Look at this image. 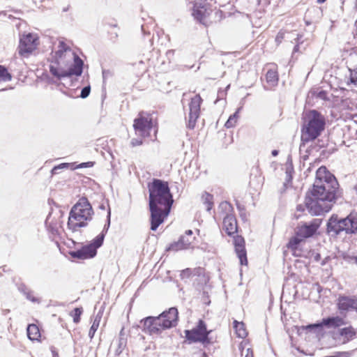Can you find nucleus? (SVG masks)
<instances>
[{"label":"nucleus","mask_w":357,"mask_h":357,"mask_svg":"<svg viewBox=\"0 0 357 357\" xmlns=\"http://www.w3.org/2000/svg\"><path fill=\"white\" fill-rule=\"evenodd\" d=\"M339 195V184L335 177L326 167H319L316 172L312 189L305 197L308 212L312 215L328 212Z\"/></svg>","instance_id":"1"},{"label":"nucleus","mask_w":357,"mask_h":357,"mask_svg":"<svg viewBox=\"0 0 357 357\" xmlns=\"http://www.w3.org/2000/svg\"><path fill=\"white\" fill-rule=\"evenodd\" d=\"M148 190L151 229L155 231L169 214L174 200L167 181L153 178Z\"/></svg>","instance_id":"2"},{"label":"nucleus","mask_w":357,"mask_h":357,"mask_svg":"<svg viewBox=\"0 0 357 357\" xmlns=\"http://www.w3.org/2000/svg\"><path fill=\"white\" fill-rule=\"evenodd\" d=\"M178 310L170 307L158 316H149L141 320L142 331L150 335H160L167 329L175 327L178 324Z\"/></svg>","instance_id":"3"},{"label":"nucleus","mask_w":357,"mask_h":357,"mask_svg":"<svg viewBox=\"0 0 357 357\" xmlns=\"http://www.w3.org/2000/svg\"><path fill=\"white\" fill-rule=\"evenodd\" d=\"M93 211L86 197H82L72 207L68 217V228L73 232H77L81 227H85L91 221Z\"/></svg>","instance_id":"4"},{"label":"nucleus","mask_w":357,"mask_h":357,"mask_svg":"<svg viewBox=\"0 0 357 357\" xmlns=\"http://www.w3.org/2000/svg\"><path fill=\"white\" fill-rule=\"evenodd\" d=\"M344 231L347 234L357 233V213H351L344 218H339L337 214H333L326 224V233L332 236Z\"/></svg>","instance_id":"5"},{"label":"nucleus","mask_w":357,"mask_h":357,"mask_svg":"<svg viewBox=\"0 0 357 357\" xmlns=\"http://www.w3.org/2000/svg\"><path fill=\"white\" fill-rule=\"evenodd\" d=\"M326 126L324 116L315 109L310 110L301 129V139L308 142L321 135Z\"/></svg>","instance_id":"6"},{"label":"nucleus","mask_w":357,"mask_h":357,"mask_svg":"<svg viewBox=\"0 0 357 357\" xmlns=\"http://www.w3.org/2000/svg\"><path fill=\"white\" fill-rule=\"evenodd\" d=\"M110 210L107 212V223L104 225L103 229L90 243L82 246L80 249L71 251L70 255L73 258L86 259L94 257L97 254V249L103 243L105 234L110 226Z\"/></svg>","instance_id":"7"},{"label":"nucleus","mask_w":357,"mask_h":357,"mask_svg":"<svg viewBox=\"0 0 357 357\" xmlns=\"http://www.w3.org/2000/svg\"><path fill=\"white\" fill-rule=\"evenodd\" d=\"M70 57L73 59L74 63L68 70L61 66L56 67L54 64H50V71L52 75L58 79L70 77L73 75L80 76L83 71L84 61L75 52H72Z\"/></svg>","instance_id":"8"},{"label":"nucleus","mask_w":357,"mask_h":357,"mask_svg":"<svg viewBox=\"0 0 357 357\" xmlns=\"http://www.w3.org/2000/svg\"><path fill=\"white\" fill-rule=\"evenodd\" d=\"M133 127L136 135L142 138L147 137L153 128L152 119L149 115L145 116L144 113H139L134 121Z\"/></svg>","instance_id":"9"},{"label":"nucleus","mask_w":357,"mask_h":357,"mask_svg":"<svg viewBox=\"0 0 357 357\" xmlns=\"http://www.w3.org/2000/svg\"><path fill=\"white\" fill-rule=\"evenodd\" d=\"M186 338L192 342H200L202 343L208 342L209 331L206 329V324L204 321L199 320L197 326L192 330L185 331Z\"/></svg>","instance_id":"10"},{"label":"nucleus","mask_w":357,"mask_h":357,"mask_svg":"<svg viewBox=\"0 0 357 357\" xmlns=\"http://www.w3.org/2000/svg\"><path fill=\"white\" fill-rule=\"evenodd\" d=\"M202 99L199 95H196L191 98L189 103V114L187 119V127L193 129L196 125L197 119L200 114V107Z\"/></svg>","instance_id":"11"},{"label":"nucleus","mask_w":357,"mask_h":357,"mask_svg":"<svg viewBox=\"0 0 357 357\" xmlns=\"http://www.w3.org/2000/svg\"><path fill=\"white\" fill-rule=\"evenodd\" d=\"M38 45V37L33 33L22 36L20 40L18 52L21 56H27L31 53Z\"/></svg>","instance_id":"12"},{"label":"nucleus","mask_w":357,"mask_h":357,"mask_svg":"<svg viewBox=\"0 0 357 357\" xmlns=\"http://www.w3.org/2000/svg\"><path fill=\"white\" fill-rule=\"evenodd\" d=\"M357 331L351 326L340 328L334 333V339L340 344H345L352 340L356 335Z\"/></svg>","instance_id":"13"},{"label":"nucleus","mask_w":357,"mask_h":357,"mask_svg":"<svg viewBox=\"0 0 357 357\" xmlns=\"http://www.w3.org/2000/svg\"><path fill=\"white\" fill-rule=\"evenodd\" d=\"M337 306L341 314H344L351 310L357 312V297L340 296L337 298Z\"/></svg>","instance_id":"14"},{"label":"nucleus","mask_w":357,"mask_h":357,"mask_svg":"<svg viewBox=\"0 0 357 357\" xmlns=\"http://www.w3.org/2000/svg\"><path fill=\"white\" fill-rule=\"evenodd\" d=\"M321 224L320 219H314L310 224L305 223L298 226L296 230V234L303 239L312 236Z\"/></svg>","instance_id":"15"},{"label":"nucleus","mask_w":357,"mask_h":357,"mask_svg":"<svg viewBox=\"0 0 357 357\" xmlns=\"http://www.w3.org/2000/svg\"><path fill=\"white\" fill-rule=\"evenodd\" d=\"M193 10L192 15L195 19L199 21L200 23L204 24L205 26H208L209 24V21L208 20V17H209L211 12H208L206 8V4L202 1V4H198L195 6L193 4Z\"/></svg>","instance_id":"16"},{"label":"nucleus","mask_w":357,"mask_h":357,"mask_svg":"<svg viewBox=\"0 0 357 357\" xmlns=\"http://www.w3.org/2000/svg\"><path fill=\"white\" fill-rule=\"evenodd\" d=\"M346 324L344 318L340 316L328 317L322 319L320 324L308 326L309 328H319L325 326L328 328H338Z\"/></svg>","instance_id":"17"},{"label":"nucleus","mask_w":357,"mask_h":357,"mask_svg":"<svg viewBox=\"0 0 357 357\" xmlns=\"http://www.w3.org/2000/svg\"><path fill=\"white\" fill-rule=\"evenodd\" d=\"M234 244L236 253L240 260L241 265H247V253L245 248V241L242 236H237L234 238Z\"/></svg>","instance_id":"18"},{"label":"nucleus","mask_w":357,"mask_h":357,"mask_svg":"<svg viewBox=\"0 0 357 357\" xmlns=\"http://www.w3.org/2000/svg\"><path fill=\"white\" fill-rule=\"evenodd\" d=\"M58 50L55 52V55L54 56V63L56 64V67L61 66V61L63 57H64L67 54H70V56H72V50L70 47L67 45L65 42L62 40L59 41Z\"/></svg>","instance_id":"19"},{"label":"nucleus","mask_w":357,"mask_h":357,"mask_svg":"<svg viewBox=\"0 0 357 357\" xmlns=\"http://www.w3.org/2000/svg\"><path fill=\"white\" fill-rule=\"evenodd\" d=\"M223 225L226 233L231 236L237 231V222L236 218L231 214H227L224 217Z\"/></svg>","instance_id":"20"},{"label":"nucleus","mask_w":357,"mask_h":357,"mask_svg":"<svg viewBox=\"0 0 357 357\" xmlns=\"http://www.w3.org/2000/svg\"><path fill=\"white\" fill-rule=\"evenodd\" d=\"M27 335L31 340H37L40 337L38 327L36 324H29L27 327Z\"/></svg>","instance_id":"21"},{"label":"nucleus","mask_w":357,"mask_h":357,"mask_svg":"<svg viewBox=\"0 0 357 357\" xmlns=\"http://www.w3.org/2000/svg\"><path fill=\"white\" fill-rule=\"evenodd\" d=\"M203 204L206 206L207 211H210L213 206V196L205 192L202 196Z\"/></svg>","instance_id":"22"},{"label":"nucleus","mask_w":357,"mask_h":357,"mask_svg":"<svg viewBox=\"0 0 357 357\" xmlns=\"http://www.w3.org/2000/svg\"><path fill=\"white\" fill-rule=\"evenodd\" d=\"M234 328L236 329L238 337L244 338L247 336L248 333L243 322H238L235 320L234 321Z\"/></svg>","instance_id":"23"},{"label":"nucleus","mask_w":357,"mask_h":357,"mask_svg":"<svg viewBox=\"0 0 357 357\" xmlns=\"http://www.w3.org/2000/svg\"><path fill=\"white\" fill-rule=\"evenodd\" d=\"M101 317L102 315L100 313H98L95 317L92 326H91L89 332V337H90V339H92L95 333L98 328Z\"/></svg>","instance_id":"24"},{"label":"nucleus","mask_w":357,"mask_h":357,"mask_svg":"<svg viewBox=\"0 0 357 357\" xmlns=\"http://www.w3.org/2000/svg\"><path fill=\"white\" fill-rule=\"evenodd\" d=\"M266 82L271 86L276 85L278 82V75L277 71L273 70H268L266 75Z\"/></svg>","instance_id":"25"},{"label":"nucleus","mask_w":357,"mask_h":357,"mask_svg":"<svg viewBox=\"0 0 357 357\" xmlns=\"http://www.w3.org/2000/svg\"><path fill=\"white\" fill-rule=\"evenodd\" d=\"M202 269L199 268L197 271L192 270L190 268H186L183 270L181 273V277L182 279L194 277L198 274L199 275L202 273Z\"/></svg>","instance_id":"26"},{"label":"nucleus","mask_w":357,"mask_h":357,"mask_svg":"<svg viewBox=\"0 0 357 357\" xmlns=\"http://www.w3.org/2000/svg\"><path fill=\"white\" fill-rule=\"evenodd\" d=\"M183 240H179L176 242H174L169 245L167 248V250L169 251H178L181 250L186 249V244L183 243Z\"/></svg>","instance_id":"27"},{"label":"nucleus","mask_w":357,"mask_h":357,"mask_svg":"<svg viewBox=\"0 0 357 357\" xmlns=\"http://www.w3.org/2000/svg\"><path fill=\"white\" fill-rule=\"evenodd\" d=\"M240 109H241V108H238L234 114H233L232 115H231L229 116V118L226 121L225 125L226 128H233L235 126V125L237 122V119L238 118V114Z\"/></svg>","instance_id":"28"},{"label":"nucleus","mask_w":357,"mask_h":357,"mask_svg":"<svg viewBox=\"0 0 357 357\" xmlns=\"http://www.w3.org/2000/svg\"><path fill=\"white\" fill-rule=\"evenodd\" d=\"M303 240V239L302 238H301L299 236H297L296 234L295 236H293L290 238V240L288 243L287 247L289 249L294 250L297 249L298 245Z\"/></svg>","instance_id":"29"},{"label":"nucleus","mask_w":357,"mask_h":357,"mask_svg":"<svg viewBox=\"0 0 357 357\" xmlns=\"http://www.w3.org/2000/svg\"><path fill=\"white\" fill-rule=\"evenodd\" d=\"M12 78L11 75L8 72L7 69L0 65V82H8Z\"/></svg>","instance_id":"30"},{"label":"nucleus","mask_w":357,"mask_h":357,"mask_svg":"<svg viewBox=\"0 0 357 357\" xmlns=\"http://www.w3.org/2000/svg\"><path fill=\"white\" fill-rule=\"evenodd\" d=\"M126 339L123 337H119V343H118V348L116 349L115 353L116 355H119L122 353L123 350L126 346Z\"/></svg>","instance_id":"31"},{"label":"nucleus","mask_w":357,"mask_h":357,"mask_svg":"<svg viewBox=\"0 0 357 357\" xmlns=\"http://www.w3.org/2000/svg\"><path fill=\"white\" fill-rule=\"evenodd\" d=\"M82 314V308L81 307H76L74 309L72 316L73 317V321L76 324L79 323L80 321V317Z\"/></svg>","instance_id":"32"},{"label":"nucleus","mask_w":357,"mask_h":357,"mask_svg":"<svg viewBox=\"0 0 357 357\" xmlns=\"http://www.w3.org/2000/svg\"><path fill=\"white\" fill-rule=\"evenodd\" d=\"M219 208L222 211H225L227 213V215L229 214V213L232 211L231 205L227 202H221L219 206Z\"/></svg>","instance_id":"33"},{"label":"nucleus","mask_w":357,"mask_h":357,"mask_svg":"<svg viewBox=\"0 0 357 357\" xmlns=\"http://www.w3.org/2000/svg\"><path fill=\"white\" fill-rule=\"evenodd\" d=\"M70 166L69 163H61L57 166H55L51 171L52 175L58 174V171L64 168H67Z\"/></svg>","instance_id":"34"},{"label":"nucleus","mask_w":357,"mask_h":357,"mask_svg":"<svg viewBox=\"0 0 357 357\" xmlns=\"http://www.w3.org/2000/svg\"><path fill=\"white\" fill-rule=\"evenodd\" d=\"M90 92H91V86L89 85L88 86H84L82 91H81V93H80V97L82 98H87L89 94H90Z\"/></svg>","instance_id":"35"},{"label":"nucleus","mask_w":357,"mask_h":357,"mask_svg":"<svg viewBox=\"0 0 357 357\" xmlns=\"http://www.w3.org/2000/svg\"><path fill=\"white\" fill-rule=\"evenodd\" d=\"M194 238V237L189 238L188 236H181L180 237L181 240H183V243L186 244V249L189 248L190 244L192 243Z\"/></svg>","instance_id":"36"},{"label":"nucleus","mask_w":357,"mask_h":357,"mask_svg":"<svg viewBox=\"0 0 357 357\" xmlns=\"http://www.w3.org/2000/svg\"><path fill=\"white\" fill-rule=\"evenodd\" d=\"M284 33H285V32L282 30H280L278 33V34L275 37V43H277L278 45H280L282 43V40L284 39Z\"/></svg>","instance_id":"37"},{"label":"nucleus","mask_w":357,"mask_h":357,"mask_svg":"<svg viewBox=\"0 0 357 357\" xmlns=\"http://www.w3.org/2000/svg\"><path fill=\"white\" fill-rule=\"evenodd\" d=\"M142 143H143L142 138H141V139L133 138V139H132V140L130 142V144L132 147L137 146H140L142 144Z\"/></svg>","instance_id":"38"},{"label":"nucleus","mask_w":357,"mask_h":357,"mask_svg":"<svg viewBox=\"0 0 357 357\" xmlns=\"http://www.w3.org/2000/svg\"><path fill=\"white\" fill-rule=\"evenodd\" d=\"M336 354L337 357H351L352 355V351L338 352Z\"/></svg>","instance_id":"39"},{"label":"nucleus","mask_w":357,"mask_h":357,"mask_svg":"<svg viewBox=\"0 0 357 357\" xmlns=\"http://www.w3.org/2000/svg\"><path fill=\"white\" fill-rule=\"evenodd\" d=\"M26 297L27 299L30 300L32 302H38V299L33 296L30 291L27 292V294H26Z\"/></svg>","instance_id":"40"},{"label":"nucleus","mask_w":357,"mask_h":357,"mask_svg":"<svg viewBox=\"0 0 357 357\" xmlns=\"http://www.w3.org/2000/svg\"><path fill=\"white\" fill-rule=\"evenodd\" d=\"M19 290L23 292L24 295H26L27 292L29 291V290H28L25 285H21L20 287H19Z\"/></svg>","instance_id":"41"},{"label":"nucleus","mask_w":357,"mask_h":357,"mask_svg":"<svg viewBox=\"0 0 357 357\" xmlns=\"http://www.w3.org/2000/svg\"><path fill=\"white\" fill-rule=\"evenodd\" d=\"M237 207L239 209V211H241V216L242 217L243 219H244L245 218V212H243V211H245V208H241L239 205H238Z\"/></svg>","instance_id":"42"},{"label":"nucleus","mask_w":357,"mask_h":357,"mask_svg":"<svg viewBox=\"0 0 357 357\" xmlns=\"http://www.w3.org/2000/svg\"><path fill=\"white\" fill-rule=\"evenodd\" d=\"M305 207H307L305 204L304 206L302 204H299L297 206L296 209L298 211H304ZM306 208L307 209V208Z\"/></svg>","instance_id":"43"},{"label":"nucleus","mask_w":357,"mask_h":357,"mask_svg":"<svg viewBox=\"0 0 357 357\" xmlns=\"http://www.w3.org/2000/svg\"><path fill=\"white\" fill-rule=\"evenodd\" d=\"M246 352L245 357H253L252 351L250 349H248Z\"/></svg>","instance_id":"44"},{"label":"nucleus","mask_w":357,"mask_h":357,"mask_svg":"<svg viewBox=\"0 0 357 357\" xmlns=\"http://www.w3.org/2000/svg\"><path fill=\"white\" fill-rule=\"evenodd\" d=\"M184 236H188L189 238L192 237V231L190 229L187 230Z\"/></svg>","instance_id":"45"},{"label":"nucleus","mask_w":357,"mask_h":357,"mask_svg":"<svg viewBox=\"0 0 357 357\" xmlns=\"http://www.w3.org/2000/svg\"><path fill=\"white\" fill-rule=\"evenodd\" d=\"M174 50H169L167 52V55L168 57L174 56Z\"/></svg>","instance_id":"46"},{"label":"nucleus","mask_w":357,"mask_h":357,"mask_svg":"<svg viewBox=\"0 0 357 357\" xmlns=\"http://www.w3.org/2000/svg\"><path fill=\"white\" fill-rule=\"evenodd\" d=\"M279 153V151L278 150H273L271 152V154L273 156H277Z\"/></svg>","instance_id":"47"},{"label":"nucleus","mask_w":357,"mask_h":357,"mask_svg":"<svg viewBox=\"0 0 357 357\" xmlns=\"http://www.w3.org/2000/svg\"><path fill=\"white\" fill-rule=\"evenodd\" d=\"M10 312V310L8 309H5V310H2V314L3 315H6L7 314H8Z\"/></svg>","instance_id":"48"},{"label":"nucleus","mask_w":357,"mask_h":357,"mask_svg":"<svg viewBox=\"0 0 357 357\" xmlns=\"http://www.w3.org/2000/svg\"><path fill=\"white\" fill-rule=\"evenodd\" d=\"M109 73V72L106 71L105 70H102V77H103V79H105L106 77V76H107V74Z\"/></svg>","instance_id":"49"},{"label":"nucleus","mask_w":357,"mask_h":357,"mask_svg":"<svg viewBox=\"0 0 357 357\" xmlns=\"http://www.w3.org/2000/svg\"><path fill=\"white\" fill-rule=\"evenodd\" d=\"M89 162H87V163H85V162H83L82 164L79 165V167H88L87 164H89Z\"/></svg>","instance_id":"50"},{"label":"nucleus","mask_w":357,"mask_h":357,"mask_svg":"<svg viewBox=\"0 0 357 357\" xmlns=\"http://www.w3.org/2000/svg\"><path fill=\"white\" fill-rule=\"evenodd\" d=\"M326 0H317V3H323L326 1Z\"/></svg>","instance_id":"51"},{"label":"nucleus","mask_w":357,"mask_h":357,"mask_svg":"<svg viewBox=\"0 0 357 357\" xmlns=\"http://www.w3.org/2000/svg\"><path fill=\"white\" fill-rule=\"evenodd\" d=\"M52 354H53V357H59L58 354L56 353L55 351H53Z\"/></svg>","instance_id":"52"},{"label":"nucleus","mask_w":357,"mask_h":357,"mask_svg":"<svg viewBox=\"0 0 357 357\" xmlns=\"http://www.w3.org/2000/svg\"><path fill=\"white\" fill-rule=\"evenodd\" d=\"M123 328L121 329V332H120V337H123Z\"/></svg>","instance_id":"53"},{"label":"nucleus","mask_w":357,"mask_h":357,"mask_svg":"<svg viewBox=\"0 0 357 357\" xmlns=\"http://www.w3.org/2000/svg\"><path fill=\"white\" fill-rule=\"evenodd\" d=\"M324 357H337V354L332 355V356H324Z\"/></svg>","instance_id":"54"},{"label":"nucleus","mask_w":357,"mask_h":357,"mask_svg":"<svg viewBox=\"0 0 357 357\" xmlns=\"http://www.w3.org/2000/svg\"><path fill=\"white\" fill-rule=\"evenodd\" d=\"M292 169H287V174H291Z\"/></svg>","instance_id":"55"},{"label":"nucleus","mask_w":357,"mask_h":357,"mask_svg":"<svg viewBox=\"0 0 357 357\" xmlns=\"http://www.w3.org/2000/svg\"><path fill=\"white\" fill-rule=\"evenodd\" d=\"M297 50H298V48H297V46H296V47H294V51H297Z\"/></svg>","instance_id":"56"},{"label":"nucleus","mask_w":357,"mask_h":357,"mask_svg":"<svg viewBox=\"0 0 357 357\" xmlns=\"http://www.w3.org/2000/svg\"><path fill=\"white\" fill-rule=\"evenodd\" d=\"M355 261H356V262L357 264V256L355 257Z\"/></svg>","instance_id":"57"},{"label":"nucleus","mask_w":357,"mask_h":357,"mask_svg":"<svg viewBox=\"0 0 357 357\" xmlns=\"http://www.w3.org/2000/svg\"><path fill=\"white\" fill-rule=\"evenodd\" d=\"M66 10H67L66 8H64L63 11L65 12Z\"/></svg>","instance_id":"58"}]
</instances>
